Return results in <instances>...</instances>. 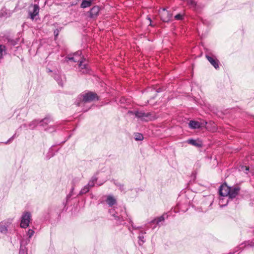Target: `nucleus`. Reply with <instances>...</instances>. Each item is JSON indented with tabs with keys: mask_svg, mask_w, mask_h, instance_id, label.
Masks as SVG:
<instances>
[{
	"mask_svg": "<svg viewBox=\"0 0 254 254\" xmlns=\"http://www.w3.org/2000/svg\"><path fill=\"white\" fill-rule=\"evenodd\" d=\"M95 100H99L97 94L92 92H88L78 95L75 102V104L77 106H80L82 103L90 102Z\"/></svg>",
	"mask_w": 254,
	"mask_h": 254,
	"instance_id": "1",
	"label": "nucleus"
},
{
	"mask_svg": "<svg viewBox=\"0 0 254 254\" xmlns=\"http://www.w3.org/2000/svg\"><path fill=\"white\" fill-rule=\"evenodd\" d=\"M109 212L116 221V223L117 225H125L126 223L124 221L126 220H128V222L131 225L132 224H133L131 218L128 216L125 210L123 211V214L121 215H118L117 212H114V209H110Z\"/></svg>",
	"mask_w": 254,
	"mask_h": 254,
	"instance_id": "2",
	"label": "nucleus"
},
{
	"mask_svg": "<svg viewBox=\"0 0 254 254\" xmlns=\"http://www.w3.org/2000/svg\"><path fill=\"white\" fill-rule=\"evenodd\" d=\"M128 113L134 115L136 118L139 119L142 121L148 122L155 119L152 114L149 112L145 113L143 111H129Z\"/></svg>",
	"mask_w": 254,
	"mask_h": 254,
	"instance_id": "3",
	"label": "nucleus"
},
{
	"mask_svg": "<svg viewBox=\"0 0 254 254\" xmlns=\"http://www.w3.org/2000/svg\"><path fill=\"white\" fill-rule=\"evenodd\" d=\"M31 220V213L29 211H24L21 217L20 227L22 228H26L29 226Z\"/></svg>",
	"mask_w": 254,
	"mask_h": 254,
	"instance_id": "4",
	"label": "nucleus"
},
{
	"mask_svg": "<svg viewBox=\"0 0 254 254\" xmlns=\"http://www.w3.org/2000/svg\"><path fill=\"white\" fill-rule=\"evenodd\" d=\"M168 215L167 213L163 214L162 216L158 217L157 218H154L152 220L149 222V226H147L148 228L152 227V229H155L157 226H159L160 227V223L164 221L165 218H167Z\"/></svg>",
	"mask_w": 254,
	"mask_h": 254,
	"instance_id": "5",
	"label": "nucleus"
},
{
	"mask_svg": "<svg viewBox=\"0 0 254 254\" xmlns=\"http://www.w3.org/2000/svg\"><path fill=\"white\" fill-rule=\"evenodd\" d=\"M40 8L37 4H31L29 6L28 17L33 20L37 15H38Z\"/></svg>",
	"mask_w": 254,
	"mask_h": 254,
	"instance_id": "6",
	"label": "nucleus"
},
{
	"mask_svg": "<svg viewBox=\"0 0 254 254\" xmlns=\"http://www.w3.org/2000/svg\"><path fill=\"white\" fill-rule=\"evenodd\" d=\"M205 58L216 69L219 68V60L211 53L208 52L205 54Z\"/></svg>",
	"mask_w": 254,
	"mask_h": 254,
	"instance_id": "7",
	"label": "nucleus"
},
{
	"mask_svg": "<svg viewBox=\"0 0 254 254\" xmlns=\"http://www.w3.org/2000/svg\"><path fill=\"white\" fill-rule=\"evenodd\" d=\"M161 19L164 22H168L172 16V14L165 8L159 10Z\"/></svg>",
	"mask_w": 254,
	"mask_h": 254,
	"instance_id": "8",
	"label": "nucleus"
},
{
	"mask_svg": "<svg viewBox=\"0 0 254 254\" xmlns=\"http://www.w3.org/2000/svg\"><path fill=\"white\" fill-rule=\"evenodd\" d=\"M219 194L222 196H228L230 193V187L227 185H223L220 187Z\"/></svg>",
	"mask_w": 254,
	"mask_h": 254,
	"instance_id": "9",
	"label": "nucleus"
},
{
	"mask_svg": "<svg viewBox=\"0 0 254 254\" xmlns=\"http://www.w3.org/2000/svg\"><path fill=\"white\" fill-rule=\"evenodd\" d=\"M240 188L238 187H230V193L229 198L233 199L235 198L239 193Z\"/></svg>",
	"mask_w": 254,
	"mask_h": 254,
	"instance_id": "10",
	"label": "nucleus"
},
{
	"mask_svg": "<svg viewBox=\"0 0 254 254\" xmlns=\"http://www.w3.org/2000/svg\"><path fill=\"white\" fill-rule=\"evenodd\" d=\"M100 10V7L98 6H94L89 12V17L92 18L97 17L99 14Z\"/></svg>",
	"mask_w": 254,
	"mask_h": 254,
	"instance_id": "11",
	"label": "nucleus"
},
{
	"mask_svg": "<svg viewBox=\"0 0 254 254\" xmlns=\"http://www.w3.org/2000/svg\"><path fill=\"white\" fill-rule=\"evenodd\" d=\"M53 121L52 118L50 116H47L45 117L44 119L40 120L39 125L40 126L43 127H47V126L51 122Z\"/></svg>",
	"mask_w": 254,
	"mask_h": 254,
	"instance_id": "12",
	"label": "nucleus"
},
{
	"mask_svg": "<svg viewBox=\"0 0 254 254\" xmlns=\"http://www.w3.org/2000/svg\"><path fill=\"white\" fill-rule=\"evenodd\" d=\"M189 127L191 129H199L200 128V123L198 121L191 120L189 123Z\"/></svg>",
	"mask_w": 254,
	"mask_h": 254,
	"instance_id": "13",
	"label": "nucleus"
},
{
	"mask_svg": "<svg viewBox=\"0 0 254 254\" xmlns=\"http://www.w3.org/2000/svg\"><path fill=\"white\" fill-rule=\"evenodd\" d=\"M187 142L197 147H201L202 146L201 142H197L196 140L192 138L189 139L187 140Z\"/></svg>",
	"mask_w": 254,
	"mask_h": 254,
	"instance_id": "14",
	"label": "nucleus"
},
{
	"mask_svg": "<svg viewBox=\"0 0 254 254\" xmlns=\"http://www.w3.org/2000/svg\"><path fill=\"white\" fill-rule=\"evenodd\" d=\"M92 1L93 0H82L80 7L82 8L88 7L91 5Z\"/></svg>",
	"mask_w": 254,
	"mask_h": 254,
	"instance_id": "15",
	"label": "nucleus"
},
{
	"mask_svg": "<svg viewBox=\"0 0 254 254\" xmlns=\"http://www.w3.org/2000/svg\"><path fill=\"white\" fill-rule=\"evenodd\" d=\"M106 202L110 206H112L116 203V200L113 196L109 195L107 197Z\"/></svg>",
	"mask_w": 254,
	"mask_h": 254,
	"instance_id": "16",
	"label": "nucleus"
},
{
	"mask_svg": "<svg viewBox=\"0 0 254 254\" xmlns=\"http://www.w3.org/2000/svg\"><path fill=\"white\" fill-rule=\"evenodd\" d=\"M40 123V120L36 119L31 122L28 125L30 129H34Z\"/></svg>",
	"mask_w": 254,
	"mask_h": 254,
	"instance_id": "17",
	"label": "nucleus"
},
{
	"mask_svg": "<svg viewBox=\"0 0 254 254\" xmlns=\"http://www.w3.org/2000/svg\"><path fill=\"white\" fill-rule=\"evenodd\" d=\"M59 127V125L56 124L55 125H50L44 128V130L49 132H53L56 130L57 128Z\"/></svg>",
	"mask_w": 254,
	"mask_h": 254,
	"instance_id": "18",
	"label": "nucleus"
},
{
	"mask_svg": "<svg viewBox=\"0 0 254 254\" xmlns=\"http://www.w3.org/2000/svg\"><path fill=\"white\" fill-rule=\"evenodd\" d=\"M53 77L57 81L59 85L63 86V82L62 80L61 76L59 73H54Z\"/></svg>",
	"mask_w": 254,
	"mask_h": 254,
	"instance_id": "19",
	"label": "nucleus"
},
{
	"mask_svg": "<svg viewBox=\"0 0 254 254\" xmlns=\"http://www.w3.org/2000/svg\"><path fill=\"white\" fill-rule=\"evenodd\" d=\"M97 181V178L95 176H93L86 185L91 189L94 186Z\"/></svg>",
	"mask_w": 254,
	"mask_h": 254,
	"instance_id": "20",
	"label": "nucleus"
},
{
	"mask_svg": "<svg viewBox=\"0 0 254 254\" xmlns=\"http://www.w3.org/2000/svg\"><path fill=\"white\" fill-rule=\"evenodd\" d=\"M90 190V188L87 185H85L80 191L78 195H83L88 192Z\"/></svg>",
	"mask_w": 254,
	"mask_h": 254,
	"instance_id": "21",
	"label": "nucleus"
},
{
	"mask_svg": "<svg viewBox=\"0 0 254 254\" xmlns=\"http://www.w3.org/2000/svg\"><path fill=\"white\" fill-rule=\"evenodd\" d=\"M53 146H52L49 150V152H48L47 154L46 155V159L47 160L50 159L51 157L54 156L55 153H53Z\"/></svg>",
	"mask_w": 254,
	"mask_h": 254,
	"instance_id": "22",
	"label": "nucleus"
},
{
	"mask_svg": "<svg viewBox=\"0 0 254 254\" xmlns=\"http://www.w3.org/2000/svg\"><path fill=\"white\" fill-rule=\"evenodd\" d=\"M134 139L135 140L141 141L143 139V136L141 133L137 132L134 134Z\"/></svg>",
	"mask_w": 254,
	"mask_h": 254,
	"instance_id": "23",
	"label": "nucleus"
},
{
	"mask_svg": "<svg viewBox=\"0 0 254 254\" xmlns=\"http://www.w3.org/2000/svg\"><path fill=\"white\" fill-rule=\"evenodd\" d=\"M19 39L16 38V39H8V42L12 46H15L18 44Z\"/></svg>",
	"mask_w": 254,
	"mask_h": 254,
	"instance_id": "24",
	"label": "nucleus"
},
{
	"mask_svg": "<svg viewBox=\"0 0 254 254\" xmlns=\"http://www.w3.org/2000/svg\"><path fill=\"white\" fill-rule=\"evenodd\" d=\"M114 184L119 188V189L121 191H123L125 190L124 186L123 184H121L118 182H114Z\"/></svg>",
	"mask_w": 254,
	"mask_h": 254,
	"instance_id": "25",
	"label": "nucleus"
},
{
	"mask_svg": "<svg viewBox=\"0 0 254 254\" xmlns=\"http://www.w3.org/2000/svg\"><path fill=\"white\" fill-rule=\"evenodd\" d=\"M62 27H57L54 31V34L55 38H57L59 35V32L61 31L62 29Z\"/></svg>",
	"mask_w": 254,
	"mask_h": 254,
	"instance_id": "26",
	"label": "nucleus"
},
{
	"mask_svg": "<svg viewBox=\"0 0 254 254\" xmlns=\"http://www.w3.org/2000/svg\"><path fill=\"white\" fill-rule=\"evenodd\" d=\"M0 232L2 233H6L7 232V228L3 225H0Z\"/></svg>",
	"mask_w": 254,
	"mask_h": 254,
	"instance_id": "27",
	"label": "nucleus"
},
{
	"mask_svg": "<svg viewBox=\"0 0 254 254\" xmlns=\"http://www.w3.org/2000/svg\"><path fill=\"white\" fill-rule=\"evenodd\" d=\"M138 238L139 239L138 244L139 245L141 246L145 242L144 236L140 234L138 236Z\"/></svg>",
	"mask_w": 254,
	"mask_h": 254,
	"instance_id": "28",
	"label": "nucleus"
},
{
	"mask_svg": "<svg viewBox=\"0 0 254 254\" xmlns=\"http://www.w3.org/2000/svg\"><path fill=\"white\" fill-rule=\"evenodd\" d=\"M16 137V133H14L9 139H8L6 141L2 142L5 144H7L10 143L13 139Z\"/></svg>",
	"mask_w": 254,
	"mask_h": 254,
	"instance_id": "29",
	"label": "nucleus"
},
{
	"mask_svg": "<svg viewBox=\"0 0 254 254\" xmlns=\"http://www.w3.org/2000/svg\"><path fill=\"white\" fill-rule=\"evenodd\" d=\"M5 46L2 45H0V59L2 58V52L5 51Z\"/></svg>",
	"mask_w": 254,
	"mask_h": 254,
	"instance_id": "30",
	"label": "nucleus"
},
{
	"mask_svg": "<svg viewBox=\"0 0 254 254\" xmlns=\"http://www.w3.org/2000/svg\"><path fill=\"white\" fill-rule=\"evenodd\" d=\"M188 4L189 5H190L193 7H195L196 5V2L195 1V0H190L188 1Z\"/></svg>",
	"mask_w": 254,
	"mask_h": 254,
	"instance_id": "31",
	"label": "nucleus"
},
{
	"mask_svg": "<svg viewBox=\"0 0 254 254\" xmlns=\"http://www.w3.org/2000/svg\"><path fill=\"white\" fill-rule=\"evenodd\" d=\"M83 61H81L79 64V66L81 69H86L87 68V65L86 64H83Z\"/></svg>",
	"mask_w": 254,
	"mask_h": 254,
	"instance_id": "32",
	"label": "nucleus"
},
{
	"mask_svg": "<svg viewBox=\"0 0 254 254\" xmlns=\"http://www.w3.org/2000/svg\"><path fill=\"white\" fill-rule=\"evenodd\" d=\"M34 231L32 229H29L27 232V235L28 236L29 238H30L32 237V236L34 234Z\"/></svg>",
	"mask_w": 254,
	"mask_h": 254,
	"instance_id": "33",
	"label": "nucleus"
},
{
	"mask_svg": "<svg viewBox=\"0 0 254 254\" xmlns=\"http://www.w3.org/2000/svg\"><path fill=\"white\" fill-rule=\"evenodd\" d=\"M67 58L69 61H72L73 62L76 63L79 62V60L76 59L75 57H67Z\"/></svg>",
	"mask_w": 254,
	"mask_h": 254,
	"instance_id": "34",
	"label": "nucleus"
},
{
	"mask_svg": "<svg viewBox=\"0 0 254 254\" xmlns=\"http://www.w3.org/2000/svg\"><path fill=\"white\" fill-rule=\"evenodd\" d=\"M183 15L181 13H179V14H177L176 15H175V19L178 20H182L183 19Z\"/></svg>",
	"mask_w": 254,
	"mask_h": 254,
	"instance_id": "35",
	"label": "nucleus"
},
{
	"mask_svg": "<svg viewBox=\"0 0 254 254\" xmlns=\"http://www.w3.org/2000/svg\"><path fill=\"white\" fill-rule=\"evenodd\" d=\"M246 244L247 243V246L253 247L254 246V242L253 241H248L245 242Z\"/></svg>",
	"mask_w": 254,
	"mask_h": 254,
	"instance_id": "36",
	"label": "nucleus"
},
{
	"mask_svg": "<svg viewBox=\"0 0 254 254\" xmlns=\"http://www.w3.org/2000/svg\"><path fill=\"white\" fill-rule=\"evenodd\" d=\"M73 190H74V188H73V187H72V188H71V191H70V193H69V194L66 196V199H67V200H68V199H70V197L71 196V195H72V192H73Z\"/></svg>",
	"mask_w": 254,
	"mask_h": 254,
	"instance_id": "37",
	"label": "nucleus"
},
{
	"mask_svg": "<svg viewBox=\"0 0 254 254\" xmlns=\"http://www.w3.org/2000/svg\"><path fill=\"white\" fill-rule=\"evenodd\" d=\"M200 128L205 127L206 125L207 124V122L205 121H203L202 122H200Z\"/></svg>",
	"mask_w": 254,
	"mask_h": 254,
	"instance_id": "38",
	"label": "nucleus"
},
{
	"mask_svg": "<svg viewBox=\"0 0 254 254\" xmlns=\"http://www.w3.org/2000/svg\"><path fill=\"white\" fill-rule=\"evenodd\" d=\"M131 226V227L132 228V229H133L134 230L139 229L141 228V227H136L133 224H132V225Z\"/></svg>",
	"mask_w": 254,
	"mask_h": 254,
	"instance_id": "39",
	"label": "nucleus"
},
{
	"mask_svg": "<svg viewBox=\"0 0 254 254\" xmlns=\"http://www.w3.org/2000/svg\"><path fill=\"white\" fill-rule=\"evenodd\" d=\"M81 54V51H78L74 54L75 56H79Z\"/></svg>",
	"mask_w": 254,
	"mask_h": 254,
	"instance_id": "40",
	"label": "nucleus"
},
{
	"mask_svg": "<svg viewBox=\"0 0 254 254\" xmlns=\"http://www.w3.org/2000/svg\"><path fill=\"white\" fill-rule=\"evenodd\" d=\"M243 168L245 169V170H244V171L246 173H247L248 171H249V168L248 167H246V166H245V167H243Z\"/></svg>",
	"mask_w": 254,
	"mask_h": 254,
	"instance_id": "41",
	"label": "nucleus"
},
{
	"mask_svg": "<svg viewBox=\"0 0 254 254\" xmlns=\"http://www.w3.org/2000/svg\"><path fill=\"white\" fill-rule=\"evenodd\" d=\"M24 251L23 250L20 249L19 251V254H24Z\"/></svg>",
	"mask_w": 254,
	"mask_h": 254,
	"instance_id": "42",
	"label": "nucleus"
},
{
	"mask_svg": "<svg viewBox=\"0 0 254 254\" xmlns=\"http://www.w3.org/2000/svg\"><path fill=\"white\" fill-rule=\"evenodd\" d=\"M146 234V232H145V231H141L140 232V234L141 235H143V234Z\"/></svg>",
	"mask_w": 254,
	"mask_h": 254,
	"instance_id": "43",
	"label": "nucleus"
},
{
	"mask_svg": "<svg viewBox=\"0 0 254 254\" xmlns=\"http://www.w3.org/2000/svg\"><path fill=\"white\" fill-rule=\"evenodd\" d=\"M148 20H149L150 23V25H151V18L150 17H148L147 18Z\"/></svg>",
	"mask_w": 254,
	"mask_h": 254,
	"instance_id": "44",
	"label": "nucleus"
},
{
	"mask_svg": "<svg viewBox=\"0 0 254 254\" xmlns=\"http://www.w3.org/2000/svg\"><path fill=\"white\" fill-rule=\"evenodd\" d=\"M21 127H27V125L24 124L23 125H22V126Z\"/></svg>",
	"mask_w": 254,
	"mask_h": 254,
	"instance_id": "45",
	"label": "nucleus"
},
{
	"mask_svg": "<svg viewBox=\"0 0 254 254\" xmlns=\"http://www.w3.org/2000/svg\"><path fill=\"white\" fill-rule=\"evenodd\" d=\"M128 230L131 233H132V231L130 230V228L129 227L128 228Z\"/></svg>",
	"mask_w": 254,
	"mask_h": 254,
	"instance_id": "46",
	"label": "nucleus"
},
{
	"mask_svg": "<svg viewBox=\"0 0 254 254\" xmlns=\"http://www.w3.org/2000/svg\"><path fill=\"white\" fill-rule=\"evenodd\" d=\"M48 71H49V72H52V70H50V69H49V70H48Z\"/></svg>",
	"mask_w": 254,
	"mask_h": 254,
	"instance_id": "47",
	"label": "nucleus"
},
{
	"mask_svg": "<svg viewBox=\"0 0 254 254\" xmlns=\"http://www.w3.org/2000/svg\"><path fill=\"white\" fill-rule=\"evenodd\" d=\"M65 141H64L62 142V143H64V142H65Z\"/></svg>",
	"mask_w": 254,
	"mask_h": 254,
	"instance_id": "48",
	"label": "nucleus"
},
{
	"mask_svg": "<svg viewBox=\"0 0 254 254\" xmlns=\"http://www.w3.org/2000/svg\"><path fill=\"white\" fill-rule=\"evenodd\" d=\"M134 190L137 192V189H135Z\"/></svg>",
	"mask_w": 254,
	"mask_h": 254,
	"instance_id": "49",
	"label": "nucleus"
}]
</instances>
